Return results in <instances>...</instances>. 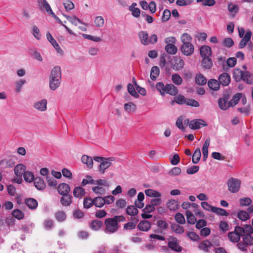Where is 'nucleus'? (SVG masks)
Segmentation results:
<instances>
[{
    "label": "nucleus",
    "instance_id": "obj_1",
    "mask_svg": "<svg viewBox=\"0 0 253 253\" xmlns=\"http://www.w3.org/2000/svg\"><path fill=\"white\" fill-rule=\"evenodd\" d=\"M125 220L123 216H114L112 218H108L105 220L104 225L105 228L104 230L107 234H113L115 233L119 228V222Z\"/></svg>",
    "mask_w": 253,
    "mask_h": 253
},
{
    "label": "nucleus",
    "instance_id": "obj_2",
    "mask_svg": "<svg viewBox=\"0 0 253 253\" xmlns=\"http://www.w3.org/2000/svg\"><path fill=\"white\" fill-rule=\"evenodd\" d=\"M182 43L180 50L183 54L185 56L191 55L194 51V46L191 43L192 37L187 33H184L181 37Z\"/></svg>",
    "mask_w": 253,
    "mask_h": 253
},
{
    "label": "nucleus",
    "instance_id": "obj_3",
    "mask_svg": "<svg viewBox=\"0 0 253 253\" xmlns=\"http://www.w3.org/2000/svg\"><path fill=\"white\" fill-rule=\"evenodd\" d=\"M156 87L162 95L167 93L172 96H175L178 93L177 88L172 84H167L165 85L163 82H159L157 83Z\"/></svg>",
    "mask_w": 253,
    "mask_h": 253
},
{
    "label": "nucleus",
    "instance_id": "obj_4",
    "mask_svg": "<svg viewBox=\"0 0 253 253\" xmlns=\"http://www.w3.org/2000/svg\"><path fill=\"white\" fill-rule=\"evenodd\" d=\"M242 95V93H237L229 101L219 98L218 100V106L222 110H226L230 107H234L238 103Z\"/></svg>",
    "mask_w": 253,
    "mask_h": 253
},
{
    "label": "nucleus",
    "instance_id": "obj_5",
    "mask_svg": "<svg viewBox=\"0 0 253 253\" xmlns=\"http://www.w3.org/2000/svg\"><path fill=\"white\" fill-rule=\"evenodd\" d=\"M93 160L96 162L100 163L98 167V171L101 174H103L105 173V170L111 166L112 162L115 161V158L96 156L94 157Z\"/></svg>",
    "mask_w": 253,
    "mask_h": 253
},
{
    "label": "nucleus",
    "instance_id": "obj_6",
    "mask_svg": "<svg viewBox=\"0 0 253 253\" xmlns=\"http://www.w3.org/2000/svg\"><path fill=\"white\" fill-rule=\"evenodd\" d=\"M242 237V241L239 242L237 246L241 251L247 253L248 246L253 245V237L251 235H243Z\"/></svg>",
    "mask_w": 253,
    "mask_h": 253
},
{
    "label": "nucleus",
    "instance_id": "obj_7",
    "mask_svg": "<svg viewBox=\"0 0 253 253\" xmlns=\"http://www.w3.org/2000/svg\"><path fill=\"white\" fill-rule=\"evenodd\" d=\"M243 232L242 227L237 225L234 228V231L230 232L228 234V238L232 243H239L242 237V232Z\"/></svg>",
    "mask_w": 253,
    "mask_h": 253
},
{
    "label": "nucleus",
    "instance_id": "obj_8",
    "mask_svg": "<svg viewBox=\"0 0 253 253\" xmlns=\"http://www.w3.org/2000/svg\"><path fill=\"white\" fill-rule=\"evenodd\" d=\"M227 183L228 190L231 193H237L239 191L241 182L238 179L233 177L230 178Z\"/></svg>",
    "mask_w": 253,
    "mask_h": 253
},
{
    "label": "nucleus",
    "instance_id": "obj_9",
    "mask_svg": "<svg viewBox=\"0 0 253 253\" xmlns=\"http://www.w3.org/2000/svg\"><path fill=\"white\" fill-rule=\"evenodd\" d=\"M168 246L171 250L176 252H180L182 249L179 245L178 240L173 236H170L169 238Z\"/></svg>",
    "mask_w": 253,
    "mask_h": 253
},
{
    "label": "nucleus",
    "instance_id": "obj_10",
    "mask_svg": "<svg viewBox=\"0 0 253 253\" xmlns=\"http://www.w3.org/2000/svg\"><path fill=\"white\" fill-rule=\"evenodd\" d=\"M207 124L202 119H195L191 121L189 124V127L192 129H197L201 126H207Z\"/></svg>",
    "mask_w": 253,
    "mask_h": 253
},
{
    "label": "nucleus",
    "instance_id": "obj_11",
    "mask_svg": "<svg viewBox=\"0 0 253 253\" xmlns=\"http://www.w3.org/2000/svg\"><path fill=\"white\" fill-rule=\"evenodd\" d=\"M184 65V62L180 57H174L173 62L172 63V67L173 69L176 71L180 70L183 68Z\"/></svg>",
    "mask_w": 253,
    "mask_h": 253
},
{
    "label": "nucleus",
    "instance_id": "obj_12",
    "mask_svg": "<svg viewBox=\"0 0 253 253\" xmlns=\"http://www.w3.org/2000/svg\"><path fill=\"white\" fill-rule=\"evenodd\" d=\"M218 81L220 84L223 86H227L230 83V76L228 73L224 72L219 76Z\"/></svg>",
    "mask_w": 253,
    "mask_h": 253
},
{
    "label": "nucleus",
    "instance_id": "obj_13",
    "mask_svg": "<svg viewBox=\"0 0 253 253\" xmlns=\"http://www.w3.org/2000/svg\"><path fill=\"white\" fill-rule=\"evenodd\" d=\"M47 100L43 99L40 101L36 102L33 105V107L36 110L40 111H44L47 109Z\"/></svg>",
    "mask_w": 253,
    "mask_h": 253
},
{
    "label": "nucleus",
    "instance_id": "obj_14",
    "mask_svg": "<svg viewBox=\"0 0 253 253\" xmlns=\"http://www.w3.org/2000/svg\"><path fill=\"white\" fill-rule=\"evenodd\" d=\"M61 79V72L59 66H55L51 71L49 79Z\"/></svg>",
    "mask_w": 253,
    "mask_h": 253
},
{
    "label": "nucleus",
    "instance_id": "obj_15",
    "mask_svg": "<svg viewBox=\"0 0 253 253\" xmlns=\"http://www.w3.org/2000/svg\"><path fill=\"white\" fill-rule=\"evenodd\" d=\"M58 193L61 195H67L70 192V187L66 183L60 184L57 188Z\"/></svg>",
    "mask_w": 253,
    "mask_h": 253
},
{
    "label": "nucleus",
    "instance_id": "obj_16",
    "mask_svg": "<svg viewBox=\"0 0 253 253\" xmlns=\"http://www.w3.org/2000/svg\"><path fill=\"white\" fill-rule=\"evenodd\" d=\"M151 223L146 220L141 221L137 225L138 229L142 231L147 232L150 229Z\"/></svg>",
    "mask_w": 253,
    "mask_h": 253
},
{
    "label": "nucleus",
    "instance_id": "obj_17",
    "mask_svg": "<svg viewBox=\"0 0 253 253\" xmlns=\"http://www.w3.org/2000/svg\"><path fill=\"white\" fill-rule=\"evenodd\" d=\"M212 243L208 240H204L199 243L198 248L205 252L209 253V249L212 247Z\"/></svg>",
    "mask_w": 253,
    "mask_h": 253
},
{
    "label": "nucleus",
    "instance_id": "obj_18",
    "mask_svg": "<svg viewBox=\"0 0 253 253\" xmlns=\"http://www.w3.org/2000/svg\"><path fill=\"white\" fill-rule=\"evenodd\" d=\"M200 54L202 57H210L211 54V49L208 45H203L200 49Z\"/></svg>",
    "mask_w": 253,
    "mask_h": 253
},
{
    "label": "nucleus",
    "instance_id": "obj_19",
    "mask_svg": "<svg viewBox=\"0 0 253 253\" xmlns=\"http://www.w3.org/2000/svg\"><path fill=\"white\" fill-rule=\"evenodd\" d=\"M72 196L69 194L62 195L60 198V203L63 206H69L72 203Z\"/></svg>",
    "mask_w": 253,
    "mask_h": 253
},
{
    "label": "nucleus",
    "instance_id": "obj_20",
    "mask_svg": "<svg viewBox=\"0 0 253 253\" xmlns=\"http://www.w3.org/2000/svg\"><path fill=\"white\" fill-rule=\"evenodd\" d=\"M34 184L35 187L39 190H43L45 188V183L42 178L36 177L34 180Z\"/></svg>",
    "mask_w": 253,
    "mask_h": 253
},
{
    "label": "nucleus",
    "instance_id": "obj_21",
    "mask_svg": "<svg viewBox=\"0 0 253 253\" xmlns=\"http://www.w3.org/2000/svg\"><path fill=\"white\" fill-rule=\"evenodd\" d=\"M220 84L218 80L211 79L208 82V85L212 90L217 91L220 88Z\"/></svg>",
    "mask_w": 253,
    "mask_h": 253
},
{
    "label": "nucleus",
    "instance_id": "obj_22",
    "mask_svg": "<svg viewBox=\"0 0 253 253\" xmlns=\"http://www.w3.org/2000/svg\"><path fill=\"white\" fill-rule=\"evenodd\" d=\"M25 203L26 206L31 210L36 209L38 205L37 201L32 198L26 199L25 201Z\"/></svg>",
    "mask_w": 253,
    "mask_h": 253
},
{
    "label": "nucleus",
    "instance_id": "obj_23",
    "mask_svg": "<svg viewBox=\"0 0 253 253\" xmlns=\"http://www.w3.org/2000/svg\"><path fill=\"white\" fill-rule=\"evenodd\" d=\"M210 139H207L205 141L203 148H202V152L203 154V161H206L208 157V148L210 146Z\"/></svg>",
    "mask_w": 253,
    "mask_h": 253
},
{
    "label": "nucleus",
    "instance_id": "obj_24",
    "mask_svg": "<svg viewBox=\"0 0 253 253\" xmlns=\"http://www.w3.org/2000/svg\"><path fill=\"white\" fill-rule=\"evenodd\" d=\"M14 173L18 177H21L26 171V167L23 164H18L14 168Z\"/></svg>",
    "mask_w": 253,
    "mask_h": 253
},
{
    "label": "nucleus",
    "instance_id": "obj_25",
    "mask_svg": "<svg viewBox=\"0 0 253 253\" xmlns=\"http://www.w3.org/2000/svg\"><path fill=\"white\" fill-rule=\"evenodd\" d=\"M139 38L141 43L143 45L148 44V34L146 31H141L138 33Z\"/></svg>",
    "mask_w": 253,
    "mask_h": 253
},
{
    "label": "nucleus",
    "instance_id": "obj_26",
    "mask_svg": "<svg viewBox=\"0 0 253 253\" xmlns=\"http://www.w3.org/2000/svg\"><path fill=\"white\" fill-rule=\"evenodd\" d=\"M103 225V222L98 219L91 221L89 223V227L95 231L99 230Z\"/></svg>",
    "mask_w": 253,
    "mask_h": 253
},
{
    "label": "nucleus",
    "instance_id": "obj_27",
    "mask_svg": "<svg viewBox=\"0 0 253 253\" xmlns=\"http://www.w3.org/2000/svg\"><path fill=\"white\" fill-rule=\"evenodd\" d=\"M84 189L82 187H76L73 190V195L76 198H82L85 195Z\"/></svg>",
    "mask_w": 253,
    "mask_h": 253
},
{
    "label": "nucleus",
    "instance_id": "obj_28",
    "mask_svg": "<svg viewBox=\"0 0 253 253\" xmlns=\"http://www.w3.org/2000/svg\"><path fill=\"white\" fill-rule=\"evenodd\" d=\"M242 80L249 84H252L253 83V76L252 74L249 71H245Z\"/></svg>",
    "mask_w": 253,
    "mask_h": 253
},
{
    "label": "nucleus",
    "instance_id": "obj_29",
    "mask_svg": "<svg viewBox=\"0 0 253 253\" xmlns=\"http://www.w3.org/2000/svg\"><path fill=\"white\" fill-rule=\"evenodd\" d=\"M244 73V72L239 68L235 69L233 72V78L237 82H240L243 78Z\"/></svg>",
    "mask_w": 253,
    "mask_h": 253
},
{
    "label": "nucleus",
    "instance_id": "obj_30",
    "mask_svg": "<svg viewBox=\"0 0 253 253\" xmlns=\"http://www.w3.org/2000/svg\"><path fill=\"white\" fill-rule=\"evenodd\" d=\"M49 88L52 90H56L60 85L61 79H49Z\"/></svg>",
    "mask_w": 253,
    "mask_h": 253
},
{
    "label": "nucleus",
    "instance_id": "obj_31",
    "mask_svg": "<svg viewBox=\"0 0 253 253\" xmlns=\"http://www.w3.org/2000/svg\"><path fill=\"white\" fill-rule=\"evenodd\" d=\"M82 162L84 164H86L87 167L91 169L93 167V159L92 157L88 156L87 155H83L82 157Z\"/></svg>",
    "mask_w": 253,
    "mask_h": 253
},
{
    "label": "nucleus",
    "instance_id": "obj_32",
    "mask_svg": "<svg viewBox=\"0 0 253 253\" xmlns=\"http://www.w3.org/2000/svg\"><path fill=\"white\" fill-rule=\"evenodd\" d=\"M202 65L204 68L210 69L212 66V62L210 57H202Z\"/></svg>",
    "mask_w": 253,
    "mask_h": 253
},
{
    "label": "nucleus",
    "instance_id": "obj_33",
    "mask_svg": "<svg viewBox=\"0 0 253 253\" xmlns=\"http://www.w3.org/2000/svg\"><path fill=\"white\" fill-rule=\"evenodd\" d=\"M160 74V69L157 66H153L150 72V78L153 81H155Z\"/></svg>",
    "mask_w": 253,
    "mask_h": 253
},
{
    "label": "nucleus",
    "instance_id": "obj_34",
    "mask_svg": "<svg viewBox=\"0 0 253 253\" xmlns=\"http://www.w3.org/2000/svg\"><path fill=\"white\" fill-rule=\"evenodd\" d=\"M165 49L169 54H175L177 51V48L174 44H167Z\"/></svg>",
    "mask_w": 253,
    "mask_h": 253
},
{
    "label": "nucleus",
    "instance_id": "obj_35",
    "mask_svg": "<svg viewBox=\"0 0 253 253\" xmlns=\"http://www.w3.org/2000/svg\"><path fill=\"white\" fill-rule=\"evenodd\" d=\"M212 212L219 216H227L229 215V213L224 209L215 207V208H212Z\"/></svg>",
    "mask_w": 253,
    "mask_h": 253
},
{
    "label": "nucleus",
    "instance_id": "obj_36",
    "mask_svg": "<svg viewBox=\"0 0 253 253\" xmlns=\"http://www.w3.org/2000/svg\"><path fill=\"white\" fill-rule=\"evenodd\" d=\"M219 229L222 233H225L230 230L229 225L226 221H220L219 223Z\"/></svg>",
    "mask_w": 253,
    "mask_h": 253
},
{
    "label": "nucleus",
    "instance_id": "obj_37",
    "mask_svg": "<svg viewBox=\"0 0 253 253\" xmlns=\"http://www.w3.org/2000/svg\"><path fill=\"white\" fill-rule=\"evenodd\" d=\"M201 150L199 148H198L195 150L192 156V163L194 164H197L199 162L201 159Z\"/></svg>",
    "mask_w": 253,
    "mask_h": 253
},
{
    "label": "nucleus",
    "instance_id": "obj_38",
    "mask_svg": "<svg viewBox=\"0 0 253 253\" xmlns=\"http://www.w3.org/2000/svg\"><path fill=\"white\" fill-rule=\"evenodd\" d=\"M145 193L147 196L150 197L158 198L161 197V194L159 192L155 191L152 189H148L145 190Z\"/></svg>",
    "mask_w": 253,
    "mask_h": 253
},
{
    "label": "nucleus",
    "instance_id": "obj_39",
    "mask_svg": "<svg viewBox=\"0 0 253 253\" xmlns=\"http://www.w3.org/2000/svg\"><path fill=\"white\" fill-rule=\"evenodd\" d=\"M171 229L173 232L178 234H181L184 233V229L183 227L177 224L173 223L171 225Z\"/></svg>",
    "mask_w": 253,
    "mask_h": 253
},
{
    "label": "nucleus",
    "instance_id": "obj_40",
    "mask_svg": "<svg viewBox=\"0 0 253 253\" xmlns=\"http://www.w3.org/2000/svg\"><path fill=\"white\" fill-rule=\"evenodd\" d=\"M187 217V222L190 224H194L196 222V218L192 213L189 211H187L185 213Z\"/></svg>",
    "mask_w": 253,
    "mask_h": 253
},
{
    "label": "nucleus",
    "instance_id": "obj_41",
    "mask_svg": "<svg viewBox=\"0 0 253 253\" xmlns=\"http://www.w3.org/2000/svg\"><path fill=\"white\" fill-rule=\"evenodd\" d=\"M167 207L170 211H175L178 208V202L175 200H169L167 203Z\"/></svg>",
    "mask_w": 253,
    "mask_h": 253
},
{
    "label": "nucleus",
    "instance_id": "obj_42",
    "mask_svg": "<svg viewBox=\"0 0 253 253\" xmlns=\"http://www.w3.org/2000/svg\"><path fill=\"white\" fill-rule=\"evenodd\" d=\"M93 201L94 203V205L96 207L101 208L105 204L104 198L102 197H95L93 199Z\"/></svg>",
    "mask_w": 253,
    "mask_h": 253
},
{
    "label": "nucleus",
    "instance_id": "obj_43",
    "mask_svg": "<svg viewBox=\"0 0 253 253\" xmlns=\"http://www.w3.org/2000/svg\"><path fill=\"white\" fill-rule=\"evenodd\" d=\"M195 81L197 84L203 85L206 84L207 79L202 74H199L196 76Z\"/></svg>",
    "mask_w": 253,
    "mask_h": 253
},
{
    "label": "nucleus",
    "instance_id": "obj_44",
    "mask_svg": "<svg viewBox=\"0 0 253 253\" xmlns=\"http://www.w3.org/2000/svg\"><path fill=\"white\" fill-rule=\"evenodd\" d=\"M126 212L129 215H136L138 213V210L134 206H129L126 208Z\"/></svg>",
    "mask_w": 253,
    "mask_h": 253
},
{
    "label": "nucleus",
    "instance_id": "obj_45",
    "mask_svg": "<svg viewBox=\"0 0 253 253\" xmlns=\"http://www.w3.org/2000/svg\"><path fill=\"white\" fill-rule=\"evenodd\" d=\"M23 177L24 180L27 182H31L35 179L33 173L29 171H25L23 174Z\"/></svg>",
    "mask_w": 253,
    "mask_h": 253
},
{
    "label": "nucleus",
    "instance_id": "obj_46",
    "mask_svg": "<svg viewBox=\"0 0 253 253\" xmlns=\"http://www.w3.org/2000/svg\"><path fill=\"white\" fill-rule=\"evenodd\" d=\"M242 227L243 232H242V235H252L253 233V228L250 224H246Z\"/></svg>",
    "mask_w": 253,
    "mask_h": 253
},
{
    "label": "nucleus",
    "instance_id": "obj_47",
    "mask_svg": "<svg viewBox=\"0 0 253 253\" xmlns=\"http://www.w3.org/2000/svg\"><path fill=\"white\" fill-rule=\"evenodd\" d=\"M56 220L59 222L64 221L66 218V215L63 211H58L55 215Z\"/></svg>",
    "mask_w": 253,
    "mask_h": 253
},
{
    "label": "nucleus",
    "instance_id": "obj_48",
    "mask_svg": "<svg viewBox=\"0 0 253 253\" xmlns=\"http://www.w3.org/2000/svg\"><path fill=\"white\" fill-rule=\"evenodd\" d=\"M171 80L173 83L177 85H180L182 83V79L178 74H174L171 76Z\"/></svg>",
    "mask_w": 253,
    "mask_h": 253
},
{
    "label": "nucleus",
    "instance_id": "obj_49",
    "mask_svg": "<svg viewBox=\"0 0 253 253\" xmlns=\"http://www.w3.org/2000/svg\"><path fill=\"white\" fill-rule=\"evenodd\" d=\"M237 216L242 221H246L250 217L249 214L245 211H240L238 212Z\"/></svg>",
    "mask_w": 253,
    "mask_h": 253
},
{
    "label": "nucleus",
    "instance_id": "obj_50",
    "mask_svg": "<svg viewBox=\"0 0 253 253\" xmlns=\"http://www.w3.org/2000/svg\"><path fill=\"white\" fill-rule=\"evenodd\" d=\"M39 3L42 5L45 9L46 12L50 15L53 12L51 7L46 0H39Z\"/></svg>",
    "mask_w": 253,
    "mask_h": 253
},
{
    "label": "nucleus",
    "instance_id": "obj_51",
    "mask_svg": "<svg viewBox=\"0 0 253 253\" xmlns=\"http://www.w3.org/2000/svg\"><path fill=\"white\" fill-rule=\"evenodd\" d=\"M124 108L128 112H135L136 109V105L132 102L126 103L124 105Z\"/></svg>",
    "mask_w": 253,
    "mask_h": 253
},
{
    "label": "nucleus",
    "instance_id": "obj_52",
    "mask_svg": "<svg viewBox=\"0 0 253 253\" xmlns=\"http://www.w3.org/2000/svg\"><path fill=\"white\" fill-rule=\"evenodd\" d=\"M12 215L18 220L22 219L24 217V213L19 209L13 210L12 211Z\"/></svg>",
    "mask_w": 253,
    "mask_h": 253
},
{
    "label": "nucleus",
    "instance_id": "obj_53",
    "mask_svg": "<svg viewBox=\"0 0 253 253\" xmlns=\"http://www.w3.org/2000/svg\"><path fill=\"white\" fill-rule=\"evenodd\" d=\"M127 90L128 92L134 97L138 98L139 97L138 94L136 92L133 85L131 84H127Z\"/></svg>",
    "mask_w": 253,
    "mask_h": 253
},
{
    "label": "nucleus",
    "instance_id": "obj_54",
    "mask_svg": "<svg viewBox=\"0 0 253 253\" xmlns=\"http://www.w3.org/2000/svg\"><path fill=\"white\" fill-rule=\"evenodd\" d=\"M94 23L96 27L101 28L103 27L104 24V18L101 16H97L95 19Z\"/></svg>",
    "mask_w": 253,
    "mask_h": 253
},
{
    "label": "nucleus",
    "instance_id": "obj_55",
    "mask_svg": "<svg viewBox=\"0 0 253 253\" xmlns=\"http://www.w3.org/2000/svg\"><path fill=\"white\" fill-rule=\"evenodd\" d=\"M158 227L162 230H166L168 228V224L166 221L159 220L157 222Z\"/></svg>",
    "mask_w": 253,
    "mask_h": 253
},
{
    "label": "nucleus",
    "instance_id": "obj_56",
    "mask_svg": "<svg viewBox=\"0 0 253 253\" xmlns=\"http://www.w3.org/2000/svg\"><path fill=\"white\" fill-rule=\"evenodd\" d=\"M32 34L37 40H40L41 35L40 33V30L37 26L34 25L32 26Z\"/></svg>",
    "mask_w": 253,
    "mask_h": 253
},
{
    "label": "nucleus",
    "instance_id": "obj_57",
    "mask_svg": "<svg viewBox=\"0 0 253 253\" xmlns=\"http://www.w3.org/2000/svg\"><path fill=\"white\" fill-rule=\"evenodd\" d=\"M174 218L176 221L179 224H183L185 222V220L184 216L182 214L178 212L176 213Z\"/></svg>",
    "mask_w": 253,
    "mask_h": 253
},
{
    "label": "nucleus",
    "instance_id": "obj_58",
    "mask_svg": "<svg viewBox=\"0 0 253 253\" xmlns=\"http://www.w3.org/2000/svg\"><path fill=\"white\" fill-rule=\"evenodd\" d=\"M94 205L93 199L90 198H85L84 200V207L85 209H88Z\"/></svg>",
    "mask_w": 253,
    "mask_h": 253
},
{
    "label": "nucleus",
    "instance_id": "obj_59",
    "mask_svg": "<svg viewBox=\"0 0 253 253\" xmlns=\"http://www.w3.org/2000/svg\"><path fill=\"white\" fill-rule=\"evenodd\" d=\"M46 179L48 186L54 187L56 186L57 184V181L53 177L47 176Z\"/></svg>",
    "mask_w": 253,
    "mask_h": 253
},
{
    "label": "nucleus",
    "instance_id": "obj_60",
    "mask_svg": "<svg viewBox=\"0 0 253 253\" xmlns=\"http://www.w3.org/2000/svg\"><path fill=\"white\" fill-rule=\"evenodd\" d=\"M187 236L193 241H198L200 240L199 236L193 232H188L187 233Z\"/></svg>",
    "mask_w": 253,
    "mask_h": 253
},
{
    "label": "nucleus",
    "instance_id": "obj_61",
    "mask_svg": "<svg viewBox=\"0 0 253 253\" xmlns=\"http://www.w3.org/2000/svg\"><path fill=\"white\" fill-rule=\"evenodd\" d=\"M234 43V41L231 38H226L223 42V45L228 48H230L233 46Z\"/></svg>",
    "mask_w": 253,
    "mask_h": 253
},
{
    "label": "nucleus",
    "instance_id": "obj_62",
    "mask_svg": "<svg viewBox=\"0 0 253 253\" xmlns=\"http://www.w3.org/2000/svg\"><path fill=\"white\" fill-rule=\"evenodd\" d=\"M53 221L52 219H47L44 221L43 226L45 229L50 230L53 227Z\"/></svg>",
    "mask_w": 253,
    "mask_h": 253
},
{
    "label": "nucleus",
    "instance_id": "obj_63",
    "mask_svg": "<svg viewBox=\"0 0 253 253\" xmlns=\"http://www.w3.org/2000/svg\"><path fill=\"white\" fill-rule=\"evenodd\" d=\"M228 9L230 12L236 14L239 11V7L237 5L230 3L228 5Z\"/></svg>",
    "mask_w": 253,
    "mask_h": 253
},
{
    "label": "nucleus",
    "instance_id": "obj_64",
    "mask_svg": "<svg viewBox=\"0 0 253 253\" xmlns=\"http://www.w3.org/2000/svg\"><path fill=\"white\" fill-rule=\"evenodd\" d=\"M175 102L180 105L186 104L187 99L185 97L181 94L177 95L175 97Z\"/></svg>",
    "mask_w": 253,
    "mask_h": 253
}]
</instances>
